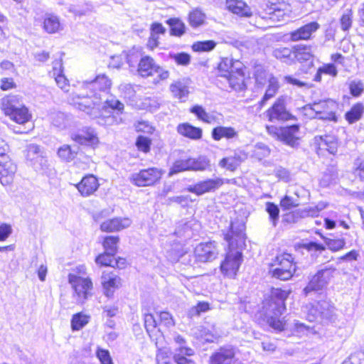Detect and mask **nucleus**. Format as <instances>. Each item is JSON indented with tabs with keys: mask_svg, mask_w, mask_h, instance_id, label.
<instances>
[{
	"mask_svg": "<svg viewBox=\"0 0 364 364\" xmlns=\"http://www.w3.org/2000/svg\"><path fill=\"white\" fill-rule=\"evenodd\" d=\"M245 225L242 221H232L230 230L225 234L224 239L228 243V251L220 265L221 272L228 277H234L242 263V250L245 245Z\"/></svg>",
	"mask_w": 364,
	"mask_h": 364,
	"instance_id": "f257e3e1",
	"label": "nucleus"
},
{
	"mask_svg": "<svg viewBox=\"0 0 364 364\" xmlns=\"http://www.w3.org/2000/svg\"><path fill=\"white\" fill-rule=\"evenodd\" d=\"M110 86L111 80L105 75H98L91 81L83 82L77 92L72 94V100L80 110L96 117L95 106H99L102 101L101 95L97 90L105 91Z\"/></svg>",
	"mask_w": 364,
	"mask_h": 364,
	"instance_id": "f03ea898",
	"label": "nucleus"
},
{
	"mask_svg": "<svg viewBox=\"0 0 364 364\" xmlns=\"http://www.w3.org/2000/svg\"><path fill=\"white\" fill-rule=\"evenodd\" d=\"M290 291L282 290L279 288H272L269 298L264 302L263 309L269 325L275 330L284 329V322L281 316L286 310L285 301Z\"/></svg>",
	"mask_w": 364,
	"mask_h": 364,
	"instance_id": "7ed1b4c3",
	"label": "nucleus"
},
{
	"mask_svg": "<svg viewBox=\"0 0 364 364\" xmlns=\"http://www.w3.org/2000/svg\"><path fill=\"white\" fill-rule=\"evenodd\" d=\"M296 271V263L293 256L287 252L277 255L270 264L269 273L272 277L286 281L291 279Z\"/></svg>",
	"mask_w": 364,
	"mask_h": 364,
	"instance_id": "20e7f679",
	"label": "nucleus"
},
{
	"mask_svg": "<svg viewBox=\"0 0 364 364\" xmlns=\"http://www.w3.org/2000/svg\"><path fill=\"white\" fill-rule=\"evenodd\" d=\"M267 133L292 148L299 146V138L297 134L299 132V125L293 124L291 126L277 127L274 125L267 126Z\"/></svg>",
	"mask_w": 364,
	"mask_h": 364,
	"instance_id": "39448f33",
	"label": "nucleus"
},
{
	"mask_svg": "<svg viewBox=\"0 0 364 364\" xmlns=\"http://www.w3.org/2000/svg\"><path fill=\"white\" fill-rule=\"evenodd\" d=\"M137 72L143 77L157 74L160 80H165L169 77V72L157 65L154 60L148 55L141 58L138 63Z\"/></svg>",
	"mask_w": 364,
	"mask_h": 364,
	"instance_id": "423d86ee",
	"label": "nucleus"
},
{
	"mask_svg": "<svg viewBox=\"0 0 364 364\" xmlns=\"http://www.w3.org/2000/svg\"><path fill=\"white\" fill-rule=\"evenodd\" d=\"M162 175V170L152 167L132 173L130 176V181L139 187L149 186L158 182Z\"/></svg>",
	"mask_w": 364,
	"mask_h": 364,
	"instance_id": "0eeeda50",
	"label": "nucleus"
},
{
	"mask_svg": "<svg viewBox=\"0 0 364 364\" xmlns=\"http://www.w3.org/2000/svg\"><path fill=\"white\" fill-rule=\"evenodd\" d=\"M69 283L74 289L75 293L77 296L79 302H84L90 295V291L92 289V282L89 278H82L81 277L70 274L68 275Z\"/></svg>",
	"mask_w": 364,
	"mask_h": 364,
	"instance_id": "6e6552de",
	"label": "nucleus"
},
{
	"mask_svg": "<svg viewBox=\"0 0 364 364\" xmlns=\"http://www.w3.org/2000/svg\"><path fill=\"white\" fill-rule=\"evenodd\" d=\"M218 253L215 241L201 242L195 248L194 258L200 262H210L217 258Z\"/></svg>",
	"mask_w": 364,
	"mask_h": 364,
	"instance_id": "1a4fd4ad",
	"label": "nucleus"
},
{
	"mask_svg": "<svg viewBox=\"0 0 364 364\" xmlns=\"http://www.w3.org/2000/svg\"><path fill=\"white\" fill-rule=\"evenodd\" d=\"M267 116L270 122L288 121L294 119L285 107L284 100L278 98L273 105L267 111Z\"/></svg>",
	"mask_w": 364,
	"mask_h": 364,
	"instance_id": "9d476101",
	"label": "nucleus"
},
{
	"mask_svg": "<svg viewBox=\"0 0 364 364\" xmlns=\"http://www.w3.org/2000/svg\"><path fill=\"white\" fill-rule=\"evenodd\" d=\"M331 276V271L328 269L318 271L304 289L305 294L307 295L314 291L321 290L327 284Z\"/></svg>",
	"mask_w": 364,
	"mask_h": 364,
	"instance_id": "9b49d317",
	"label": "nucleus"
},
{
	"mask_svg": "<svg viewBox=\"0 0 364 364\" xmlns=\"http://www.w3.org/2000/svg\"><path fill=\"white\" fill-rule=\"evenodd\" d=\"M223 184V179L217 178L215 179H208L205 181H200L194 185H191L187 187L188 192L201 196L205 193L213 191L218 189Z\"/></svg>",
	"mask_w": 364,
	"mask_h": 364,
	"instance_id": "f8f14e48",
	"label": "nucleus"
},
{
	"mask_svg": "<svg viewBox=\"0 0 364 364\" xmlns=\"http://www.w3.org/2000/svg\"><path fill=\"white\" fill-rule=\"evenodd\" d=\"M16 171V166L6 154L0 156V182L2 185L9 184Z\"/></svg>",
	"mask_w": 364,
	"mask_h": 364,
	"instance_id": "ddd939ff",
	"label": "nucleus"
},
{
	"mask_svg": "<svg viewBox=\"0 0 364 364\" xmlns=\"http://www.w3.org/2000/svg\"><path fill=\"white\" fill-rule=\"evenodd\" d=\"M319 28L320 25L317 22L312 21L289 32L288 35L291 41H307L311 39L312 34Z\"/></svg>",
	"mask_w": 364,
	"mask_h": 364,
	"instance_id": "4468645a",
	"label": "nucleus"
},
{
	"mask_svg": "<svg viewBox=\"0 0 364 364\" xmlns=\"http://www.w3.org/2000/svg\"><path fill=\"white\" fill-rule=\"evenodd\" d=\"M266 8L264 9L265 15H262V18H269L273 21H283L287 12L289 11V5L284 1L279 4L272 3V5L269 6L265 4Z\"/></svg>",
	"mask_w": 364,
	"mask_h": 364,
	"instance_id": "2eb2a0df",
	"label": "nucleus"
},
{
	"mask_svg": "<svg viewBox=\"0 0 364 364\" xmlns=\"http://www.w3.org/2000/svg\"><path fill=\"white\" fill-rule=\"evenodd\" d=\"M190 80L188 78H182L173 81L169 86V90L173 97L181 102H185L189 95Z\"/></svg>",
	"mask_w": 364,
	"mask_h": 364,
	"instance_id": "dca6fc26",
	"label": "nucleus"
},
{
	"mask_svg": "<svg viewBox=\"0 0 364 364\" xmlns=\"http://www.w3.org/2000/svg\"><path fill=\"white\" fill-rule=\"evenodd\" d=\"M121 279L112 272H103L101 283L103 287L105 295L109 298L114 294L116 289L119 288Z\"/></svg>",
	"mask_w": 364,
	"mask_h": 364,
	"instance_id": "f3484780",
	"label": "nucleus"
},
{
	"mask_svg": "<svg viewBox=\"0 0 364 364\" xmlns=\"http://www.w3.org/2000/svg\"><path fill=\"white\" fill-rule=\"evenodd\" d=\"M235 350L232 347L220 348L212 354L210 364H234Z\"/></svg>",
	"mask_w": 364,
	"mask_h": 364,
	"instance_id": "a211bd4d",
	"label": "nucleus"
},
{
	"mask_svg": "<svg viewBox=\"0 0 364 364\" xmlns=\"http://www.w3.org/2000/svg\"><path fill=\"white\" fill-rule=\"evenodd\" d=\"M131 220L127 218H114L107 220L101 223L100 230L102 232H117L129 227Z\"/></svg>",
	"mask_w": 364,
	"mask_h": 364,
	"instance_id": "6ab92c4d",
	"label": "nucleus"
},
{
	"mask_svg": "<svg viewBox=\"0 0 364 364\" xmlns=\"http://www.w3.org/2000/svg\"><path fill=\"white\" fill-rule=\"evenodd\" d=\"M98 187V181L93 175L85 176L81 181L76 185V188L84 197L93 194L97 190Z\"/></svg>",
	"mask_w": 364,
	"mask_h": 364,
	"instance_id": "aec40b11",
	"label": "nucleus"
},
{
	"mask_svg": "<svg viewBox=\"0 0 364 364\" xmlns=\"http://www.w3.org/2000/svg\"><path fill=\"white\" fill-rule=\"evenodd\" d=\"M332 106H334V102L331 100H320L305 105L304 109L306 115L316 117L318 114L323 113L326 109H330Z\"/></svg>",
	"mask_w": 364,
	"mask_h": 364,
	"instance_id": "412c9836",
	"label": "nucleus"
},
{
	"mask_svg": "<svg viewBox=\"0 0 364 364\" xmlns=\"http://www.w3.org/2000/svg\"><path fill=\"white\" fill-rule=\"evenodd\" d=\"M218 72L220 76L225 78L229 75V73L238 71L243 68V64L239 60H234L232 58H223L218 65Z\"/></svg>",
	"mask_w": 364,
	"mask_h": 364,
	"instance_id": "4be33fe9",
	"label": "nucleus"
},
{
	"mask_svg": "<svg viewBox=\"0 0 364 364\" xmlns=\"http://www.w3.org/2000/svg\"><path fill=\"white\" fill-rule=\"evenodd\" d=\"M238 132L232 127L218 126L211 131V137L215 141H220L222 139L232 140L238 138Z\"/></svg>",
	"mask_w": 364,
	"mask_h": 364,
	"instance_id": "5701e85b",
	"label": "nucleus"
},
{
	"mask_svg": "<svg viewBox=\"0 0 364 364\" xmlns=\"http://www.w3.org/2000/svg\"><path fill=\"white\" fill-rule=\"evenodd\" d=\"M247 158L242 151H235L232 156L225 157L219 162V166L228 171H234Z\"/></svg>",
	"mask_w": 364,
	"mask_h": 364,
	"instance_id": "b1692460",
	"label": "nucleus"
},
{
	"mask_svg": "<svg viewBox=\"0 0 364 364\" xmlns=\"http://www.w3.org/2000/svg\"><path fill=\"white\" fill-rule=\"evenodd\" d=\"M1 109L9 116L20 107L25 106L22 97L18 95H8L1 99Z\"/></svg>",
	"mask_w": 364,
	"mask_h": 364,
	"instance_id": "393cba45",
	"label": "nucleus"
},
{
	"mask_svg": "<svg viewBox=\"0 0 364 364\" xmlns=\"http://www.w3.org/2000/svg\"><path fill=\"white\" fill-rule=\"evenodd\" d=\"M226 6L229 11L240 16L249 17L252 15L251 9L242 0H226Z\"/></svg>",
	"mask_w": 364,
	"mask_h": 364,
	"instance_id": "a878e982",
	"label": "nucleus"
},
{
	"mask_svg": "<svg viewBox=\"0 0 364 364\" xmlns=\"http://www.w3.org/2000/svg\"><path fill=\"white\" fill-rule=\"evenodd\" d=\"M167 257L171 262H180L186 265H193L196 260L193 261L191 255L183 249H172L167 253Z\"/></svg>",
	"mask_w": 364,
	"mask_h": 364,
	"instance_id": "bb28decb",
	"label": "nucleus"
},
{
	"mask_svg": "<svg viewBox=\"0 0 364 364\" xmlns=\"http://www.w3.org/2000/svg\"><path fill=\"white\" fill-rule=\"evenodd\" d=\"M225 79L232 90L241 91L245 88L243 68H241V70L238 71L229 73V75Z\"/></svg>",
	"mask_w": 364,
	"mask_h": 364,
	"instance_id": "cd10ccee",
	"label": "nucleus"
},
{
	"mask_svg": "<svg viewBox=\"0 0 364 364\" xmlns=\"http://www.w3.org/2000/svg\"><path fill=\"white\" fill-rule=\"evenodd\" d=\"M320 308V318L322 321L334 323L336 320V309L328 301H321L318 302Z\"/></svg>",
	"mask_w": 364,
	"mask_h": 364,
	"instance_id": "c85d7f7f",
	"label": "nucleus"
},
{
	"mask_svg": "<svg viewBox=\"0 0 364 364\" xmlns=\"http://www.w3.org/2000/svg\"><path fill=\"white\" fill-rule=\"evenodd\" d=\"M177 131L180 134L192 139H199L202 137V129L188 123L179 124Z\"/></svg>",
	"mask_w": 364,
	"mask_h": 364,
	"instance_id": "c756f323",
	"label": "nucleus"
},
{
	"mask_svg": "<svg viewBox=\"0 0 364 364\" xmlns=\"http://www.w3.org/2000/svg\"><path fill=\"white\" fill-rule=\"evenodd\" d=\"M174 341L177 344L173 355H179L181 358L193 355L195 351L193 348L186 346V341L184 338L180 335L174 336Z\"/></svg>",
	"mask_w": 364,
	"mask_h": 364,
	"instance_id": "7c9ffc66",
	"label": "nucleus"
},
{
	"mask_svg": "<svg viewBox=\"0 0 364 364\" xmlns=\"http://www.w3.org/2000/svg\"><path fill=\"white\" fill-rule=\"evenodd\" d=\"M292 54L300 62L309 60L313 57L311 47L301 44L292 48Z\"/></svg>",
	"mask_w": 364,
	"mask_h": 364,
	"instance_id": "2f4dec72",
	"label": "nucleus"
},
{
	"mask_svg": "<svg viewBox=\"0 0 364 364\" xmlns=\"http://www.w3.org/2000/svg\"><path fill=\"white\" fill-rule=\"evenodd\" d=\"M8 117L19 124H24L31 119V114L29 113L28 109L26 106H23L14 110V112Z\"/></svg>",
	"mask_w": 364,
	"mask_h": 364,
	"instance_id": "473e14b6",
	"label": "nucleus"
},
{
	"mask_svg": "<svg viewBox=\"0 0 364 364\" xmlns=\"http://www.w3.org/2000/svg\"><path fill=\"white\" fill-rule=\"evenodd\" d=\"M43 28L48 33H54L61 28L60 20L58 16L46 14L43 21Z\"/></svg>",
	"mask_w": 364,
	"mask_h": 364,
	"instance_id": "72a5a7b5",
	"label": "nucleus"
},
{
	"mask_svg": "<svg viewBox=\"0 0 364 364\" xmlns=\"http://www.w3.org/2000/svg\"><path fill=\"white\" fill-rule=\"evenodd\" d=\"M191 112L194 114L198 119L208 124H212L216 122L217 117L213 114L208 113L200 105H195L191 109Z\"/></svg>",
	"mask_w": 364,
	"mask_h": 364,
	"instance_id": "f704fd0d",
	"label": "nucleus"
},
{
	"mask_svg": "<svg viewBox=\"0 0 364 364\" xmlns=\"http://www.w3.org/2000/svg\"><path fill=\"white\" fill-rule=\"evenodd\" d=\"M72 138L77 143L83 145H91L97 141V138L92 131L75 134L72 136Z\"/></svg>",
	"mask_w": 364,
	"mask_h": 364,
	"instance_id": "c9c22d12",
	"label": "nucleus"
},
{
	"mask_svg": "<svg viewBox=\"0 0 364 364\" xmlns=\"http://www.w3.org/2000/svg\"><path fill=\"white\" fill-rule=\"evenodd\" d=\"M323 74L329 75L336 77L338 75L336 67L333 63L325 64L318 68L316 73L314 77V80L316 82L321 81V76Z\"/></svg>",
	"mask_w": 364,
	"mask_h": 364,
	"instance_id": "e433bc0d",
	"label": "nucleus"
},
{
	"mask_svg": "<svg viewBox=\"0 0 364 364\" xmlns=\"http://www.w3.org/2000/svg\"><path fill=\"white\" fill-rule=\"evenodd\" d=\"M363 111V105L361 103H357L346 113V119L350 124H353L361 118Z\"/></svg>",
	"mask_w": 364,
	"mask_h": 364,
	"instance_id": "4c0bfd02",
	"label": "nucleus"
},
{
	"mask_svg": "<svg viewBox=\"0 0 364 364\" xmlns=\"http://www.w3.org/2000/svg\"><path fill=\"white\" fill-rule=\"evenodd\" d=\"M78 147L72 148L69 145H63L58 149V154L60 159L65 161H70L77 155Z\"/></svg>",
	"mask_w": 364,
	"mask_h": 364,
	"instance_id": "58836bf2",
	"label": "nucleus"
},
{
	"mask_svg": "<svg viewBox=\"0 0 364 364\" xmlns=\"http://www.w3.org/2000/svg\"><path fill=\"white\" fill-rule=\"evenodd\" d=\"M265 210L269 215V220L273 227H276L279 218V208L272 202L265 203Z\"/></svg>",
	"mask_w": 364,
	"mask_h": 364,
	"instance_id": "ea45409f",
	"label": "nucleus"
},
{
	"mask_svg": "<svg viewBox=\"0 0 364 364\" xmlns=\"http://www.w3.org/2000/svg\"><path fill=\"white\" fill-rule=\"evenodd\" d=\"M90 316L77 313L73 316L71 320V326L73 331H79L87 325L90 321Z\"/></svg>",
	"mask_w": 364,
	"mask_h": 364,
	"instance_id": "a19ab883",
	"label": "nucleus"
},
{
	"mask_svg": "<svg viewBox=\"0 0 364 364\" xmlns=\"http://www.w3.org/2000/svg\"><path fill=\"white\" fill-rule=\"evenodd\" d=\"M279 88L277 82L274 79H272L269 82L268 87L259 102L260 108L262 107L267 102L272 98L277 93Z\"/></svg>",
	"mask_w": 364,
	"mask_h": 364,
	"instance_id": "79ce46f5",
	"label": "nucleus"
},
{
	"mask_svg": "<svg viewBox=\"0 0 364 364\" xmlns=\"http://www.w3.org/2000/svg\"><path fill=\"white\" fill-rule=\"evenodd\" d=\"M166 22L171 28V36H181L185 33V25L179 19L170 18Z\"/></svg>",
	"mask_w": 364,
	"mask_h": 364,
	"instance_id": "37998d69",
	"label": "nucleus"
},
{
	"mask_svg": "<svg viewBox=\"0 0 364 364\" xmlns=\"http://www.w3.org/2000/svg\"><path fill=\"white\" fill-rule=\"evenodd\" d=\"M29 165L31 166L36 171L42 174L47 173L49 168L48 160L43 155L35 159Z\"/></svg>",
	"mask_w": 364,
	"mask_h": 364,
	"instance_id": "c03bdc74",
	"label": "nucleus"
},
{
	"mask_svg": "<svg viewBox=\"0 0 364 364\" xmlns=\"http://www.w3.org/2000/svg\"><path fill=\"white\" fill-rule=\"evenodd\" d=\"M119 238L118 236H107L103 241V247L105 252H109L110 255H116L117 252V244Z\"/></svg>",
	"mask_w": 364,
	"mask_h": 364,
	"instance_id": "a18cd8bd",
	"label": "nucleus"
},
{
	"mask_svg": "<svg viewBox=\"0 0 364 364\" xmlns=\"http://www.w3.org/2000/svg\"><path fill=\"white\" fill-rule=\"evenodd\" d=\"M191 158L176 160L171 166L169 175L178 173L181 171L191 170Z\"/></svg>",
	"mask_w": 364,
	"mask_h": 364,
	"instance_id": "49530a36",
	"label": "nucleus"
},
{
	"mask_svg": "<svg viewBox=\"0 0 364 364\" xmlns=\"http://www.w3.org/2000/svg\"><path fill=\"white\" fill-rule=\"evenodd\" d=\"M189 23L193 28L203 25L205 22V15L198 9L193 10L189 14Z\"/></svg>",
	"mask_w": 364,
	"mask_h": 364,
	"instance_id": "de8ad7c7",
	"label": "nucleus"
},
{
	"mask_svg": "<svg viewBox=\"0 0 364 364\" xmlns=\"http://www.w3.org/2000/svg\"><path fill=\"white\" fill-rule=\"evenodd\" d=\"M210 310V304L206 301H199L196 306H192L188 311V316L192 318L199 316L200 314L207 312Z\"/></svg>",
	"mask_w": 364,
	"mask_h": 364,
	"instance_id": "09e8293b",
	"label": "nucleus"
},
{
	"mask_svg": "<svg viewBox=\"0 0 364 364\" xmlns=\"http://www.w3.org/2000/svg\"><path fill=\"white\" fill-rule=\"evenodd\" d=\"M353 23V11L351 9L348 8L345 9L340 18V24L342 31H348Z\"/></svg>",
	"mask_w": 364,
	"mask_h": 364,
	"instance_id": "8fccbe9b",
	"label": "nucleus"
},
{
	"mask_svg": "<svg viewBox=\"0 0 364 364\" xmlns=\"http://www.w3.org/2000/svg\"><path fill=\"white\" fill-rule=\"evenodd\" d=\"M216 43L214 41H198L193 44L192 48L196 52H208L214 49Z\"/></svg>",
	"mask_w": 364,
	"mask_h": 364,
	"instance_id": "3c124183",
	"label": "nucleus"
},
{
	"mask_svg": "<svg viewBox=\"0 0 364 364\" xmlns=\"http://www.w3.org/2000/svg\"><path fill=\"white\" fill-rule=\"evenodd\" d=\"M102 109L106 110L107 108H110L112 110H116L119 113H122L124 105L122 102H121L119 100L116 99L114 97H111L110 98L106 99L105 101L104 105L102 107Z\"/></svg>",
	"mask_w": 364,
	"mask_h": 364,
	"instance_id": "603ef678",
	"label": "nucleus"
},
{
	"mask_svg": "<svg viewBox=\"0 0 364 364\" xmlns=\"http://www.w3.org/2000/svg\"><path fill=\"white\" fill-rule=\"evenodd\" d=\"M49 119L52 124L62 129L65 127V115L61 112H53L49 114Z\"/></svg>",
	"mask_w": 364,
	"mask_h": 364,
	"instance_id": "864d4df0",
	"label": "nucleus"
},
{
	"mask_svg": "<svg viewBox=\"0 0 364 364\" xmlns=\"http://www.w3.org/2000/svg\"><path fill=\"white\" fill-rule=\"evenodd\" d=\"M43 155V152L41 151L40 146L31 144L27 146L26 148V160L27 163L29 164L31 161H33L37 157H40Z\"/></svg>",
	"mask_w": 364,
	"mask_h": 364,
	"instance_id": "5fc2aeb1",
	"label": "nucleus"
},
{
	"mask_svg": "<svg viewBox=\"0 0 364 364\" xmlns=\"http://www.w3.org/2000/svg\"><path fill=\"white\" fill-rule=\"evenodd\" d=\"M171 59L173 60L178 65L186 66L191 62V55L186 53H171L169 54Z\"/></svg>",
	"mask_w": 364,
	"mask_h": 364,
	"instance_id": "6e6d98bb",
	"label": "nucleus"
},
{
	"mask_svg": "<svg viewBox=\"0 0 364 364\" xmlns=\"http://www.w3.org/2000/svg\"><path fill=\"white\" fill-rule=\"evenodd\" d=\"M100 106H95V108L97 109V112L96 114V117H92L90 114H88L91 118H97V122L98 124L101 126H111L112 125L114 122L116 121L114 116L112 114H109L107 116H99V110H100Z\"/></svg>",
	"mask_w": 364,
	"mask_h": 364,
	"instance_id": "4d7b16f0",
	"label": "nucleus"
},
{
	"mask_svg": "<svg viewBox=\"0 0 364 364\" xmlns=\"http://www.w3.org/2000/svg\"><path fill=\"white\" fill-rule=\"evenodd\" d=\"M135 145L139 151L148 153L151 149V140L149 137L140 135L136 138Z\"/></svg>",
	"mask_w": 364,
	"mask_h": 364,
	"instance_id": "13d9d810",
	"label": "nucleus"
},
{
	"mask_svg": "<svg viewBox=\"0 0 364 364\" xmlns=\"http://www.w3.org/2000/svg\"><path fill=\"white\" fill-rule=\"evenodd\" d=\"M141 58L143 57L140 51L134 48L129 50L128 53H126L127 62L131 68H135L136 65H138Z\"/></svg>",
	"mask_w": 364,
	"mask_h": 364,
	"instance_id": "bf43d9fd",
	"label": "nucleus"
},
{
	"mask_svg": "<svg viewBox=\"0 0 364 364\" xmlns=\"http://www.w3.org/2000/svg\"><path fill=\"white\" fill-rule=\"evenodd\" d=\"M321 144L320 146L327 150L330 154H335L337 152V143L332 137L326 136L325 138L321 137Z\"/></svg>",
	"mask_w": 364,
	"mask_h": 364,
	"instance_id": "052dcab7",
	"label": "nucleus"
},
{
	"mask_svg": "<svg viewBox=\"0 0 364 364\" xmlns=\"http://www.w3.org/2000/svg\"><path fill=\"white\" fill-rule=\"evenodd\" d=\"M324 241L328 249L333 252L343 249L346 245L344 239L324 238Z\"/></svg>",
	"mask_w": 364,
	"mask_h": 364,
	"instance_id": "680f3d73",
	"label": "nucleus"
},
{
	"mask_svg": "<svg viewBox=\"0 0 364 364\" xmlns=\"http://www.w3.org/2000/svg\"><path fill=\"white\" fill-rule=\"evenodd\" d=\"M115 255H110L109 252H105L103 254L98 255L95 262L97 264H100L102 266H110L114 267V256Z\"/></svg>",
	"mask_w": 364,
	"mask_h": 364,
	"instance_id": "e2e57ef3",
	"label": "nucleus"
},
{
	"mask_svg": "<svg viewBox=\"0 0 364 364\" xmlns=\"http://www.w3.org/2000/svg\"><path fill=\"white\" fill-rule=\"evenodd\" d=\"M191 170L204 171L209 166V161L205 158H199L198 159L191 158Z\"/></svg>",
	"mask_w": 364,
	"mask_h": 364,
	"instance_id": "0e129e2a",
	"label": "nucleus"
},
{
	"mask_svg": "<svg viewBox=\"0 0 364 364\" xmlns=\"http://www.w3.org/2000/svg\"><path fill=\"white\" fill-rule=\"evenodd\" d=\"M306 309V319L308 321L314 322L320 318V308L318 307V302L316 305L307 306Z\"/></svg>",
	"mask_w": 364,
	"mask_h": 364,
	"instance_id": "69168bd1",
	"label": "nucleus"
},
{
	"mask_svg": "<svg viewBox=\"0 0 364 364\" xmlns=\"http://www.w3.org/2000/svg\"><path fill=\"white\" fill-rule=\"evenodd\" d=\"M349 90L353 97H359L364 91V84L360 80H353L349 84Z\"/></svg>",
	"mask_w": 364,
	"mask_h": 364,
	"instance_id": "338daca9",
	"label": "nucleus"
},
{
	"mask_svg": "<svg viewBox=\"0 0 364 364\" xmlns=\"http://www.w3.org/2000/svg\"><path fill=\"white\" fill-rule=\"evenodd\" d=\"M354 175L364 182V160L357 159L354 162Z\"/></svg>",
	"mask_w": 364,
	"mask_h": 364,
	"instance_id": "774afa93",
	"label": "nucleus"
}]
</instances>
